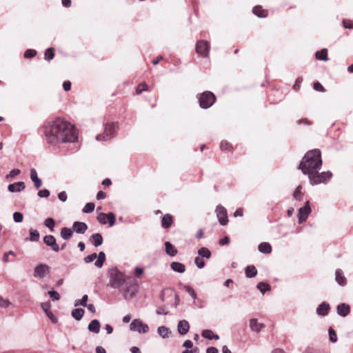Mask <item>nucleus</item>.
I'll use <instances>...</instances> for the list:
<instances>
[{"mask_svg":"<svg viewBox=\"0 0 353 353\" xmlns=\"http://www.w3.org/2000/svg\"><path fill=\"white\" fill-rule=\"evenodd\" d=\"M100 322L97 319H94L89 323L88 329L91 332L98 334L100 331Z\"/></svg>","mask_w":353,"mask_h":353,"instance_id":"5701e85b","label":"nucleus"},{"mask_svg":"<svg viewBox=\"0 0 353 353\" xmlns=\"http://www.w3.org/2000/svg\"><path fill=\"white\" fill-rule=\"evenodd\" d=\"M312 210L310 206V201H307L304 205L299 208L298 213L299 223L301 224L306 221Z\"/></svg>","mask_w":353,"mask_h":353,"instance_id":"1a4fd4ad","label":"nucleus"},{"mask_svg":"<svg viewBox=\"0 0 353 353\" xmlns=\"http://www.w3.org/2000/svg\"><path fill=\"white\" fill-rule=\"evenodd\" d=\"M108 285L113 289H119L126 283L125 274L117 267L112 268L108 271Z\"/></svg>","mask_w":353,"mask_h":353,"instance_id":"7ed1b4c3","label":"nucleus"},{"mask_svg":"<svg viewBox=\"0 0 353 353\" xmlns=\"http://www.w3.org/2000/svg\"><path fill=\"white\" fill-rule=\"evenodd\" d=\"M48 294L53 301H58L60 299V295L57 291H48Z\"/></svg>","mask_w":353,"mask_h":353,"instance_id":"603ef678","label":"nucleus"},{"mask_svg":"<svg viewBox=\"0 0 353 353\" xmlns=\"http://www.w3.org/2000/svg\"><path fill=\"white\" fill-rule=\"evenodd\" d=\"M172 216L169 214H166L163 215L161 219V226L165 229L169 228L172 224Z\"/></svg>","mask_w":353,"mask_h":353,"instance_id":"b1692460","label":"nucleus"},{"mask_svg":"<svg viewBox=\"0 0 353 353\" xmlns=\"http://www.w3.org/2000/svg\"><path fill=\"white\" fill-rule=\"evenodd\" d=\"M252 12L259 17H265L267 16V12L265 10H263L261 6H256L253 10Z\"/></svg>","mask_w":353,"mask_h":353,"instance_id":"f704fd0d","label":"nucleus"},{"mask_svg":"<svg viewBox=\"0 0 353 353\" xmlns=\"http://www.w3.org/2000/svg\"><path fill=\"white\" fill-rule=\"evenodd\" d=\"M330 310V305L326 302L321 303L316 308V313L319 316H327Z\"/></svg>","mask_w":353,"mask_h":353,"instance_id":"aec40b11","label":"nucleus"},{"mask_svg":"<svg viewBox=\"0 0 353 353\" xmlns=\"http://www.w3.org/2000/svg\"><path fill=\"white\" fill-rule=\"evenodd\" d=\"M210 45L205 40H199L196 43V52L198 54L207 57L209 54Z\"/></svg>","mask_w":353,"mask_h":353,"instance_id":"6e6552de","label":"nucleus"},{"mask_svg":"<svg viewBox=\"0 0 353 353\" xmlns=\"http://www.w3.org/2000/svg\"><path fill=\"white\" fill-rule=\"evenodd\" d=\"M21 173V170L19 169H12L9 174L6 175V179L8 180H12L14 178H15L17 175H19Z\"/></svg>","mask_w":353,"mask_h":353,"instance_id":"37998d69","label":"nucleus"},{"mask_svg":"<svg viewBox=\"0 0 353 353\" xmlns=\"http://www.w3.org/2000/svg\"><path fill=\"white\" fill-rule=\"evenodd\" d=\"M322 165L321 153L319 149H314L306 152L299 163V169L303 174H309L316 169H321Z\"/></svg>","mask_w":353,"mask_h":353,"instance_id":"f03ea898","label":"nucleus"},{"mask_svg":"<svg viewBox=\"0 0 353 353\" xmlns=\"http://www.w3.org/2000/svg\"><path fill=\"white\" fill-rule=\"evenodd\" d=\"M145 90H148V85L145 83H141L137 86L136 92L139 94Z\"/></svg>","mask_w":353,"mask_h":353,"instance_id":"864d4df0","label":"nucleus"},{"mask_svg":"<svg viewBox=\"0 0 353 353\" xmlns=\"http://www.w3.org/2000/svg\"><path fill=\"white\" fill-rule=\"evenodd\" d=\"M95 205L94 203H88L83 207L82 211L83 213H90L94 211Z\"/></svg>","mask_w":353,"mask_h":353,"instance_id":"c03bdc74","label":"nucleus"},{"mask_svg":"<svg viewBox=\"0 0 353 353\" xmlns=\"http://www.w3.org/2000/svg\"><path fill=\"white\" fill-rule=\"evenodd\" d=\"M43 243L48 247H50L54 252H58L60 250V248L57 243V240L53 235L48 234L43 237Z\"/></svg>","mask_w":353,"mask_h":353,"instance_id":"f8f14e48","label":"nucleus"},{"mask_svg":"<svg viewBox=\"0 0 353 353\" xmlns=\"http://www.w3.org/2000/svg\"><path fill=\"white\" fill-rule=\"evenodd\" d=\"M183 347L187 349H190L193 347V343L190 340H186L183 342Z\"/></svg>","mask_w":353,"mask_h":353,"instance_id":"338daca9","label":"nucleus"},{"mask_svg":"<svg viewBox=\"0 0 353 353\" xmlns=\"http://www.w3.org/2000/svg\"><path fill=\"white\" fill-rule=\"evenodd\" d=\"M39 232L36 230H33V229H30V237H29V240L30 241H38L39 239Z\"/></svg>","mask_w":353,"mask_h":353,"instance_id":"ea45409f","label":"nucleus"},{"mask_svg":"<svg viewBox=\"0 0 353 353\" xmlns=\"http://www.w3.org/2000/svg\"><path fill=\"white\" fill-rule=\"evenodd\" d=\"M50 302H45L41 303V308L43 309V312L46 313L47 316L50 319V321L56 323L58 321L57 318L50 311Z\"/></svg>","mask_w":353,"mask_h":353,"instance_id":"4468645a","label":"nucleus"},{"mask_svg":"<svg viewBox=\"0 0 353 353\" xmlns=\"http://www.w3.org/2000/svg\"><path fill=\"white\" fill-rule=\"evenodd\" d=\"M45 59L48 61L52 60L54 57V49L53 48H48L45 52Z\"/></svg>","mask_w":353,"mask_h":353,"instance_id":"79ce46f5","label":"nucleus"},{"mask_svg":"<svg viewBox=\"0 0 353 353\" xmlns=\"http://www.w3.org/2000/svg\"><path fill=\"white\" fill-rule=\"evenodd\" d=\"M49 272V267L46 264L40 263L34 270V276L43 278Z\"/></svg>","mask_w":353,"mask_h":353,"instance_id":"ddd939ff","label":"nucleus"},{"mask_svg":"<svg viewBox=\"0 0 353 353\" xmlns=\"http://www.w3.org/2000/svg\"><path fill=\"white\" fill-rule=\"evenodd\" d=\"M130 329L132 331L138 332L139 334H145L149 331L148 325L139 319L132 321L130 325Z\"/></svg>","mask_w":353,"mask_h":353,"instance_id":"0eeeda50","label":"nucleus"},{"mask_svg":"<svg viewBox=\"0 0 353 353\" xmlns=\"http://www.w3.org/2000/svg\"><path fill=\"white\" fill-rule=\"evenodd\" d=\"M199 256L202 258L210 259L211 256V252L207 248H201L198 250Z\"/></svg>","mask_w":353,"mask_h":353,"instance_id":"e433bc0d","label":"nucleus"},{"mask_svg":"<svg viewBox=\"0 0 353 353\" xmlns=\"http://www.w3.org/2000/svg\"><path fill=\"white\" fill-rule=\"evenodd\" d=\"M50 192L47 189H43L38 192V196L41 198H48L49 197Z\"/></svg>","mask_w":353,"mask_h":353,"instance_id":"4d7b16f0","label":"nucleus"},{"mask_svg":"<svg viewBox=\"0 0 353 353\" xmlns=\"http://www.w3.org/2000/svg\"><path fill=\"white\" fill-rule=\"evenodd\" d=\"M256 288L263 294H264L266 292L270 290L271 289L270 285L265 282H259L257 284Z\"/></svg>","mask_w":353,"mask_h":353,"instance_id":"c9c22d12","label":"nucleus"},{"mask_svg":"<svg viewBox=\"0 0 353 353\" xmlns=\"http://www.w3.org/2000/svg\"><path fill=\"white\" fill-rule=\"evenodd\" d=\"M165 251L167 254L171 256H174L177 254V250L170 241L165 243Z\"/></svg>","mask_w":353,"mask_h":353,"instance_id":"393cba45","label":"nucleus"},{"mask_svg":"<svg viewBox=\"0 0 353 353\" xmlns=\"http://www.w3.org/2000/svg\"><path fill=\"white\" fill-rule=\"evenodd\" d=\"M118 125L114 123L104 124V132L98 134L96 139L98 141H107L114 138L117 132Z\"/></svg>","mask_w":353,"mask_h":353,"instance_id":"39448f33","label":"nucleus"},{"mask_svg":"<svg viewBox=\"0 0 353 353\" xmlns=\"http://www.w3.org/2000/svg\"><path fill=\"white\" fill-rule=\"evenodd\" d=\"M107 220H108L110 227L113 226L116 221L114 214L112 212H109L108 214L101 212L97 216V221L102 225L106 224Z\"/></svg>","mask_w":353,"mask_h":353,"instance_id":"9d476101","label":"nucleus"},{"mask_svg":"<svg viewBox=\"0 0 353 353\" xmlns=\"http://www.w3.org/2000/svg\"><path fill=\"white\" fill-rule=\"evenodd\" d=\"M88 229V225L84 222L74 221L72 230L77 234H84Z\"/></svg>","mask_w":353,"mask_h":353,"instance_id":"f3484780","label":"nucleus"},{"mask_svg":"<svg viewBox=\"0 0 353 353\" xmlns=\"http://www.w3.org/2000/svg\"><path fill=\"white\" fill-rule=\"evenodd\" d=\"M320 169H316L307 174L311 185H318L319 183H326L332 177V173L330 171L319 172Z\"/></svg>","mask_w":353,"mask_h":353,"instance_id":"20e7f679","label":"nucleus"},{"mask_svg":"<svg viewBox=\"0 0 353 353\" xmlns=\"http://www.w3.org/2000/svg\"><path fill=\"white\" fill-rule=\"evenodd\" d=\"M212 334L213 332L210 330H203L201 333L202 336L208 340H212Z\"/></svg>","mask_w":353,"mask_h":353,"instance_id":"5fc2aeb1","label":"nucleus"},{"mask_svg":"<svg viewBox=\"0 0 353 353\" xmlns=\"http://www.w3.org/2000/svg\"><path fill=\"white\" fill-rule=\"evenodd\" d=\"M314 89L316 91L324 92L325 89L323 86L319 82H315L314 83Z\"/></svg>","mask_w":353,"mask_h":353,"instance_id":"680f3d73","label":"nucleus"},{"mask_svg":"<svg viewBox=\"0 0 353 353\" xmlns=\"http://www.w3.org/2000/svg\"><path fill=\"white\" fill-rule=\"evenodd\" d=\"M88 300V296L87 294H84L81 299H77L74 302V306H83L86 307L87 306V302Z\"/></svg>","mask_w":353,"mask_h":353,"instance_id":"58836bf2","label":"nucleus"},{"mask_svg":"<svg viewBox=\"0 0 353 353\" xmlns=\"http://www.w3.org/2000/svg\"><path fill=\"white\" fill-rule=\"evenodd\" d=\"M97 258V253H92L84 258V261L86 263H90L94 261Z\"/></svg>","mask_w":353,"mask_h":353,"instance_id":"6e6d98bb","label":"nucleus"},{"mask_svg":"<svg viewBox=\"0 0 353 353\" xmlns=\"http://www.w3.org/2000/svg\"><path fill=\"white\" fill-rule=\"evenodd\" d=\"M73 230L71 228L64 227L61 228L60 235L64 240H68L73 235Z\"/></svg>","mask_w":353,"mask_h":353,"instance_id":"bb28decb","label":"nucleus"},{"mask_svg":"<svg viewBox=\"0 0 353 353\" xmlns=\"http://www.w3.org/2000/svg\"><path fill=\"white\" fill-rule=\"evenodd\" d=\"M190 329V324L186 320H181L178 323L177 330L181 335L186 334Z\"/></svg>","mask_w":353,"mask_h":353,"instance_id":"a211bd4d","label":"nucleus"},{"mask_svg":"<svg viewBox=\"0 0 353 353\" xmlns=\"http://www.w3.org/2000/svg\"><path fill=\"white\" fill-rule=\"evenodd\" d=\"M343 26L345 28L352 29L353 28V21L350 20H343Z\"/></svg>","mask_w":353,"mask_h":353,"instance_id":"e2e57ef3","label":"nucleus"},{"mask_svg":"<svg viewBox=\"0 0 353 353\" xmlns=\"http://www.w3.org/2000/svg\"><path fill=\"white\" fill-rule=\"evenodd\" d=\"M303 78L302 77H298L296 80V82L294 85V89L296 90H299L300 88V83L302 82Z\"/></svg>","mask_w":353,"mask_h":353,"instance_id":"69168bd1","label":"nucleus"},{"mask_svg":"<svg viewBox=\"0 0 353 353\" xmlns=\"http://www.w3.org/2000/svg\"><path fill=\"white\" fill-rule=\"evenodd\" d=\"M10 304L11 303L8 299H5L0 296V307L6 308L8 307Z\"/></svg>","mask_w":353,"mask_h":353,"instance_id":"bf43d9fd","label":"nucleus"},{"mask_svg":"<svg viewBox=\"0 0 353 353\" xmlns=\"http://www.w3.org/2000/svg\"><path fill=\"white\" fill-rule=\"evenodd\" d=\"M335 280L340 285H345L347 280L341 269H337L335 272Z\"/></svg>","mask_w":353,"mask_h":353,"instance_id":"4be33fe9","label":"nucleus"},{"mask_svg":"<svg viewBox=\"0 0 353 353\" xmlns=\"http://www.w3.org/2000/svg\"><path fill=\"white\" fill-rule=\"evenodd\" d=\"M249 325L251 330L256 333L260 332L261 330L265 327V325L263 323H259L256 319H250Z\"/></svg>","mask_w":353,"mask_h":353,"instance_id":"412c9836","label":"nucleus"},{"mask_svg":"<svg viewBox=\"0 0 353 353\" xmlns=\"http://www.w3.org/2000/svg\"><path fill=\"white\" fill-rule=\"evenodd\" d=\"M170 268L174 272L179 273H183L185 271V266L179 262H172Z\"/></svg>","mask_w":353,"mask_h":353,"instance_id":"a878e982","label":"nucleus"},{"mask_svg":"<svg viewBox=\"0 0 353 353\" xmlns=\"http://www.w3.org/2000/svg\"><path fill=\"white\" fill-rule=\"evenodd\" d=\"M301 189H302V187L301 185H299L294 190V192L293 194V196L294 197V199H296V200H301Z\"/></svg>","mask_w":353,"mask_h":353,"instance_id":"13d9d810","label":"nucleus"},{"mask_svg":"<svg viewBox=\"0 0 353 353\" xmlns=\"http://www.w3.org/2000/svg\"><path fill=\"white\" fill-rule=\"evenodd\" d=\"M63 88L65 91H69L71 89V82L70 81H65L63 83Z\"/></svg>","mask_w":353,"mask_h":353,"instance_id":"0e129e2a","label":"nucleus"},{"mask_svg":"<svg viewBox=\"0 0 353 353\" xmlns=\"http://www.w3.org/2000/svg\"><path fill=\"white\" fill-rule=\"evenodd\" d=\"M232 145L227 141H222L221 142L220 148L223 151L230 150Z\"/></svg>","mask_w":353,"mask_h":353,"instance_id":"3c124183","label":"nucleus"},{"mask_svg":"<svg viewBox=\"0 0 353 353\" xmlns=\"http://www.w3.org/2000/svg\"><path fill=\"white\" fill-rule=\"evenodd\" d=\"M26 188L25 183L23 181H18L14 183L9 184L8 190L10 192H20Z\"/></svg>","mask_w":353,"mask_h":353,"instance_id":"2eb2a0df","label":"nucleus"},{"mask_svg":"<svg viewBox=\"0 0 353 353\" xmlns=\"http://www.w3.org/2000/svg\"><path fill=\"white\" fill-rule=\"evenodd\" d=\"M13 219H14V221L16 223H21L23 219V215L22 213H21L19 212H15L13 214Z\"/></svg>","mask_w":353,"mask_h":353,"instance_id":"de8ad7c7","label":"nucleus"},{"mask_svg":"<svg viewBox=\"0 0 353 353\" xmlns=\"http://www.w3.org/2000/svg\"><path fill=\"white\" fill-rule=\"evenodd\" d=\"M157 332H158L159 334L163 339L168 338L169 335L171 333L169 328H168L165 326L159 327L157 329Z\"/></svg>","mask_w":353,"mask_h":353,"instance_id":"72a5a7b5","label":"nucleus"},{"mask_svg":"<svg viewBox=\"0 0 353 353\" xmlns=\"http://www.w3.org/2000/svg\"><path fill=\"white\" fill-rule=\"evenodd\" d=\"M216 216L221 225H225L228 223L227 210L222 205H219L216 208Z\"/></svg>","mask_w":353,"mask_h":353,"instance_id":"9b49d317","label":"nucleus"},{"mask_svg":"<svg viewBox=\"0 0 353 353\" xmlns=\"http://www.w3.org/2000/svg\"><path fill=\"white\" fill-rule=\"evenodd\" d=\"M58 198L62 202L66 201L67 199H68V196H67L66 192L65 191L59 192L58 194Z\"/></svg>","mask_w":353,"mask_h":353,"instance_id":"052dcab7","label":"nucleus"},{"mask_svg":"<svg viewBox=\"0 0 353 353\" xmlns=\"http://www.w3.org/2000/svg\"><path fill=\"white\" fill-rule=\"evenodd\" d=\"M37 55V51L33 49H28L25 51L24 57L26 59L33 58Z\"/></svg>","mask_w":353,"mask_h":353,"instance_id":"49530a36","label":"nucleus"},{"mask_svg":"<svg viewBox=\"0 0 353 353\" xmlns=\"http://www.w3.org/2000/svg\"><path fill=\"white\" fill-rule=\"evenodd\" d=\"M219 350L216 347H210L206 350V353H218Z\"/></svg>","mask_w":353,"mask_h":353,"instance_id":"774afa93","label":"nucleus"},{"mask_svg":"<svg viewBox=\"0 0 353 353\" xmlns=\"http://www.w3.org/2000/svg\"><path fill=\"white\" fill-rule=\"evenodd\" d=\"M328 332H329L330 341L332 343H335L337 341V336H336V332L332 327H330Z\"/></svg>","mask_w":353,"mask_h":353,"instance_id":"09e8293b","label":"nucleus"},{"mask_svg":"<svg viewBox=\"0 0 353 353\" xmlns=\"http://www.w3.org/2000/svg\"><path fill=\"white\" fill-rule=\"evenodd\" d=\"M194 263L196 267L199 269L204 268L205 265V261L200 256H196L194 259Z\"/></svg>","mask_w":353,"mask_h":353,"instance_id":"8fccbe9b","label":"nucleus"},{"mask_svg":"<svg viewBox=\"0 0 353 353\" xmlns=\"http://www.w3.org/2000/svg\"><path fill=\"white\" fill-rule=\"evenodd\" d=\"M316 58L319 60L321 61H327V50L325 48L321 50L320 51H317L315 54Z\"/></svg>","mask_w":353,"mask_h":353,"instance_id":"473e14b6","label":"nucleus"},{"mask_svg":"<svg viewBox=\"0 0 353 353\" xmlns=\"http://www.w3.org/2000/svg\"><path fill=\"white\" fill-rule=\"evenodd\" d=\"M44 225L47 227L51 232H53L54 228L55 226V221L52 218H47L44 221Z\"/></svg>","mask_w":353,"mask_h":353,"instance_id":"a19ab883","label":"nucleus"},{"mask_svg":"<svg viewBox=\"0 0 353 353\" xmlns=\"http://www.w3.org/2000/svg\"><path fill=\"white\" fill-rule=\"evenodd\" d=\"M135 294V292L132 291L131 287L128 286L123 292V298L125 300L132 299Z\"/></svg>","mask_w":353,"mask_h":353,"instance_id":"4c0bfd02","label":"nucleus"},{"mask_svg":"<svg viewBox=\"0 0 353 353\" xmlns=\"http://www.w3.org/2000/svg\"><path fill=\"white\" fill-rule=\"evenodd\" d=\"M91 239L92 240V243L95 247H98L103 243V237L99 233L93 234L91 236Z\"/></svg>","mask_w":353,"mask_h":353,"instance_id":"7c9ffc66","label":"nucleus"},{"mask_svg":"<svg viewBox=\"0 0 353 353\" xmlns=\"http://www.w3.org/2000/svg\"><path fill=\"white\" fill-rule=\"evenodd\" d=\"M30 176L36 188H39L42 185V181L38 176L37 172L34 168L30 169Z\"/></svg>","mask_w":353,"mask_h":353,"instance_id":"6ab92c4d","label":"nucleus"},{"mask_svg":"<svg viewBox=\"0 0 353 353\" xmlns=\"http://www.w3.org/2000/svg\"><path fill=\"white\" fill-rule=\"evenodd\" d=\"M245 274L248 278H253L257 274V270L254 265H248L245 268Z\"/></svg>","mask_w":353,"mask_h":353,"instance_id":"c756f323","label":"nucleus"},{"mask_svg":"<svg viewBox=\"0 0 353 353\" xmlns=\"http://www.w3.org/2000/svg\"><path fill=\"white\" fill-rule=\"evenodd\" d=\"M215 95L210 91H205L199 97V105L201 108L207 109L211 107L215 102Z\"/></svg>","mask_w":353,"mask_h":353,"instance_id":"423d86ee","label":"nucleus"},{"mask_svg":"<svg viewBox=\"0 0 353 353\" xmlns=\"http://www.w3.org/2000/svg\"><path fill=\"white\" fill-rule=\"evenodd\" d=\"M258 250L260 252L270 254L272 252V247L269 243L263 242L259 245Z\"/></svg>","mask_w":353,"mask_h":353,"instance_id":"cd10ccee","label":"nucleus"},{"mask_svg":"<svg viewBox=\"0 0 353 353\" xmlns=\"http://www.w3.org/2000/svg\"><path fill=\"white\" fill-rule=\"evenodd\" d=\"M41 130L46 142L51 145L61 143H74L78 139L74 126L60 119L46 122Z\"/></svg>","mask_w":353,"mask_h":353,"instance_id":"f257e3e1","label":"nucleus"},{"mask_svg":"<svg viewBox=\"0 0 353 353\" xmlns=\"http://www.w3.org/2000/svg\"><path fill=\"white\" fill-rule=\"evenodd\" d=\"M84 313H85V311H84L83 309H82V308H76V309H74L72 311L71 315L77 321H80V320L82 319Z\"/></svg>","mask_w":353,"mask_h":353,"instance_id":"c85d7f7f","label":"nucleus"},{"mask_svg":"<svg viewBox=\"0 0 353 353\" xmlns=\"http://www.w3.org/2000/svg\"><path fill=\"white\" fill-rule=\"evenodd\" d=\"M336 312L339 316L345 317L350 312V307L347 303H340L336 307Z\"/></svg>","mask_w":353,"mask_h":353,"instance_id":"dca6fc26","label":"nucleus"},{"mask_svg":"<svg viewBox=\"0 0 353 353\" xmlns=\"http://www.w3.org/2000/svg\"><path fill=\"white\" fill-rule=\"evenodd\" d=\"M105 254L103 252H100L97 255V260L94 263V265L98 268H101L105 261Z\"/></svg>","mask_w":353,"mask_h":353,"instance_id":"2f4dec72","label":"nucleus"},{"mask_svg":"<svg viewBox=\"0 0 353 353\" xmlns=\"http://www.w3.org/2000/svg\"><path fill=\"white\" fill-rule=\"evenodd\" d=\"M184 288L185 291L190 294V296L195 301L196 299V294L194 290L190 285H185Z\"/></svg>","mask_w":353,"mask_h":353,"instance_id":"a18cd8bd","label":"nucleus"}]
</instances>
